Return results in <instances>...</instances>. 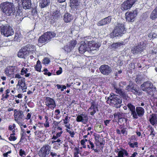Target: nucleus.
Instances as JSON below:
<instances>
[{
    "instance_id": "nucleus-1",
    "label": "nucleus",
    "mask_w": 157,
    "mask_h": 157,
    "mask_svg": "<svg viewBox=\"0 0 157 157\" xmlns=\"http://www.w3.org/2000/svg\"><path fill=\"white\" fill-rule=\"evenodd\" d=\"M60 121H54L52 124V134H55L56 132V135L54 134L51 139L52 140L51 142L52 144H55L57 143H61L63 142V141L61 140L59 137H61L63 132V128L60 125Z\"/></svg>"
},
{
    "instance_id": "nucleus-2",
    "label": "nucleus",
    "mask_w": 157,
    "mask_h": 157,
    "mask_svg": "<svg viewBox=\"0 0 157 157\" xmlns=\"http://www.w3.org/2000/svg\"><path fill=\"white\" fill-rule=\"evenodd\" d=\"M20 72V69L15 66H7L4 71V73L7 77L19 79L21 78Z\"/></svg>"
},
{
    "instance_id": "nucleus-3",
    "label": "nucleus",
    "mask_w": 157,
    "mask_h": 157,
    "mask_svg": "<svg viewBox=\"0 0 157 157\" xmlns=\"http://www.w3.org/2000/svg\"><path fill=\"white\" fill-rule=\"evenodd\" d=\"M126 29L124 24L122 23L117 22L114 26V30L110 34L111 38L121 36L126 33Z\"/></svg>"
},
{
    "instance_id": "nucleus-4",
    "label": "nucleus",
    "mask_w": 157,
    "mask_h": 157,
    "mask_svg": "<svg viewBox=\"0 0 157 157\" xmlns=\"http://www.w3.org/2000/svg\"><path fill=\"white\" fill-rule=\"evenodd\" d=\"M0 8L2 12L7 16H10L13 14L15 10L13 3L8 2L1 3L0 4Z\"/></svg>"
},
{
    "instance_id": "nucleus-5",
    "label": "nucleus",
    "mask_w": 157,
    "mask_h": 157,
    "mask_svg": "<svg viewBox=\"0 0 157 157\" xmlns=\"http://www.w3.org/2000/svg\"><path fill=\"white\" fill-rule=\"evenodd\" d=\"M108 100L110 101V105L113 107L118 108L121 106V100L119 98L118 96L114 94L113 93L110 94Z\"/></svg>"
},
{
    "instance_id": "nucleus-6",
    "label": "nucleus",
    "mask_w": 157,
    "mask_h": 157,
    "mask_svg": "<svg viewBox=\"0 0 157 157\" xmlns=\"http://www.w3.org/2000/svg\"><path fill=\"white\" fill-rule=\"evenodd\" d=\"M13 116L15 121L19 124H22V122L25 119V117L23 112L17 109L14 110Z\"/></svg>"
},
{
    "instance_id": "nucleus-7",
    "label": "nucleus",
    "mask_w": 157,
    "mask_h": 157,
    "mask_svg": "<svg viewBox=\"0 0 157 157\" xmlns=\"http://www.w3.org/2000/svg\"><path fill=\"white\" fill-rule=\"evenodd\" d=\"M51 148V146L48 144L44 145L38 151L40 157H48L50 154Z\"/></svg>"
},
{
    "instance_id": "nucleus-8",
    "label": "nucleus",
    "mask_w": 157,
    "mask_h": 157,
    "mask_svg": "<svg viewBox=\"0 0 157 157\" xmlns=\"http://www.w3.org/2000/svg\"><path fill=\"white\" fill-rule=\"evenodd\" d=\"M152 84L148 82H144L141 86V88L144 91L146 92L149 94H153V91L154 90Z\"/></svg>"
},
{
    "instance_id": "nucleus-9",
    "label": "nucleus",
    "mask_w": 157,
    "mask_h": 157,
    "mask_svg": "<svg viewBox=\"0 0 157 157\" xmlns=\"http://www.w3.org/2000/svg\"><path fill=\"white\" fill-rule=\"evenodd\" d=\"M20 79L19 80L18 83L17 85V88L18 91H22L23 92H26V90L27 88L26 85L25 83V78L24 77H21Z\"/></svg>"
},
{
    "instance_id": "nucleus-10",
    "label": "nucleus",
    "mask_w": 157,
    "mask_h": 157,
    "mask_svg": "<svg viewBox=\"0 0 157 157\" xmlns=\"http://www.w3.org/2000/svg\"><path fill=\"white\" fill-rule=\"evenodd\" d=\"M2 33L6 36L8 37L14 34V31L11 27L7 25L4 26L1 29Z\"/></svg>"
},
{
    "instance_id": "nucleus-11",
    "label": "nucleus",
    "mask_w": 157,
    "mask_h": 157,
    "mask_svg": "<svg viewBox=\"0 0 157 157\" xmlns=\"http://www.w3.org/2000/svg\"><path fill=\"white\" fill-rule=\"evenodd\" d=\"M135 0H127L124 1L121 5L122 11L127 10L130 9L136 2Z\"/></svg>"
},
{
    "instance_id": "nucleus-12",
    "label": "nucleus",
    "mask_w": 157,
    "mask_h": 157,
    "mask_svg": "<svg viewBox=\"0 0 157 157\" xmlns=\"http://www.w3.org/2000/svg\"><path fill=\"white\" fill-rule=\"evenodd\" d=\"M144 113L145 110L143 108L140 106H137L136 107V111L132 116V118L136 119L139 117H141L144 115Z\"/></svg>"
},
{
    "instance_id": "nucleus-13",
    "label": "nucleus",
    "mask_w": 157,
    "mask_h": 157,
    "mask_svg": "<svg viewBox=\"0 0 157 157\" xmlns=\"http://www.w3.org/2000/svg\"><path fill=\"white\" fill-rule=\"evenodd\" d=\"M137 12L136 10L126 12L125 14L126 19L128 21H132L134 20L135 17L137 16Z\"/></svg>"
},
{
    "instance_id": "nucleus-14",
    "label": "nucleus",
    "mask_w": 157,
    "mask_h": 157,
    "mask_svg": "<svg viewBox=\"0 0 157 157\" xmlns=\"http://www.w3.org/2000/svg\"><path fill=\"white\" fill-rule=\"evenodd\" d=\"M145 44L144 43L140 42L132 50V52L134 54L140 53L145 49Z\"/></svg>"
},
{
    "instance_id": "nucleus-15",
    "label": "nucleus",
    "mask_w": 157,
    "mask_h": 157,
    "mask_svg": "<svg viewBox=\"0 0 157 157\" xmlns=\"http://www.w3.org/2000/svg\"><path fill=\"white\" fill-rule=\"evenodd\" d=\"M99 70L101 73L105 75H109L112 71L110 67L105 64L101 65L99 67Z\"/></svg>"
},
{
    "instance_id": "nucleus-16",
    "label": "nucleus",
    "mask_w": 157,
    "mask_h": 157,
    "mask_svg": "<svg viewBox=\"0 0 157 157\" xmlns=\"http://www.w3.org/2000/svg\"><path fill=\"white\" fill-rule=\"evenodd\" d=\"M45 104L52 110H53L56 106L55 100L49 97H46Z\"/></svg>"
},
{
    "instance_id": "nucleus-17",
    "label": "nucleus",
    "mask_w": 157,
    "mask_h": 157,
    "mask_svg": "<svg viewBox=\"0 0 157 157\" xmlns=\"http://www.w3.org/2000/svg\"><path fill=\"white\" fill-rule=\"evenodd\" d=\"M29 128L33 132H34V133L35 136L39 138H42L44 136L45 133V131L43 130H36V127L35 126H30Z\"/></svg>"
},
{
    "instance_id": "nucleus-18",
    "label": "nucleus",
    "mask_w": 157,
    "mask_h": 157,
    "mask_svg": "<svg viewBox=\"0 0 157 157\" xmlns=\"http://www.w3.org/2000/svg\"><path fill=\"white\" fill-rule=\"evenodd\" d=\"M129 141L128 143V145L131 148H134L135 147H138V142H137V139L135 135H132L129 139Z\"/></svg>"
},
{
    "instance_id": "nucleus-19",
    "label": "nucleus",
    "mask_w": 157,
    "mask_h": 157,
    "mask_svg": "<svg viewBox=\"0 0 157 157\" xmlns=\"http://www.w3.org/2000/svg\"><path fill=\"white\" fill-rule=\"evenodd\" d=\"M97 110H98L97 105L96 104L95 101L94 100H92L91 103V106L88 109V111L91 115L94 116Z\"/></svg>"
},
{
    "instance_id": "nucleus-20",
    "label": "nucleus",
    "mask_w": 157,
    "mask_h": 157,
    "mask_svg": "<svg viewBox=\"0 0 157 157\" xmlns=\"http://www.w3.org/2000/svg\"><path fill=\"white\" fill-rule=\"evenodd\" d=\"M23 48L28 56L30 54H33L36 51L35 46L32 44H28Z\"/></svg>"
},
{
    "instance_id": "nucleus-21",
    "label": "nucleus",
    "mask_w": 157,
    "mask_h": 157,
    "mask_svg": "<svg viewBox=\"0 0 157 157\" xmlns=\"http://www.w3.org/2000/svg\"><path fill=\"white\" fill-rule=\"evenodd\" d=\"M116 152L117 153V155L115 157H129V153L125 149L121 147L120 148H117L116 151Z\"/></svg>"
},
{
    "instance_id": "nucleus-22",
    "label": "nucleus",
    "mask_w": 157,
    "mask_h": 157,
    "mask_svg": "<svg viewBox=\"0 0 157 157\" xmlns=\"http://www.w3.org/2000/svg\"><path fill=\"white\" fill-rule=\"evenodd\" d=\"M77 44L76 40H71L69 44L64 46V50L67 52H70L72 50Z\"/></svg>"
},
{
    "instance_id": "nucleus-23",
    "label": "nucleus",
    "mask_w": 157,
    "mask_h": 157,
    "mask_svg": "<svg viewBox=\"0 0 157 157\" xmlns=\"http://www.w3.org/2000/svg\"><path fill=\"white\" fill-rule=\"evenodd\" d=\"M111 16H109L102 19L97 23V25L98 26H101L108 25L111 22Z\"/></svg>"
},
{
    "instance_id": "nucleus-24",
    "label": "nucleus",
    "mask_w": 157,
    "mask_h": 157,
    "mask_svg": "<svg viewBox=\"0 0 157 157\" xmlns=\"http://www.w3.org/2000/svg\"><path fill=\"white\" fill-rule=\"evenodd\" d=\"M88 120L86 114L82 113L78 116L76 118V121L78 122H82L83 124L86 123Z\"/></svg>"
},
{
    "instance_id": "nucleus-25",
    "label": "nucleus",
    "mask_w": 157,
    "mask_h": 157,
    "mask_svg": "<svg viewBox=\"0 0 157 157\" xmlns=\"http://www.w3.org/2000/svg\"><path fill=\"white\" fill-rule=\"evenodd\" d=\"M87 44L88 47L90 49L92 50H96L100 47L99 44L96 43L93 40L92 41H88Z\"/></svg>"
},
{
    "instance_id": "nucleus-26",
    "label": "nucleus",
    "mask_w": 157,
    "mask_h": 157,
    "mask_svg": "<svg viewBox=\"0 0 157 157\" xmlns=\"http://www.w3.org/2000/svg\"><path fill=\"white\" fill-rule=\"evenodd\" d=\"M22 7L19 5L17 7H16L15 9V8L13 13H14V14L15 15V17L18 21H19V20L17 19L19 18L18 17H20L22 15Z\"/></svg>"
},
{
    "instance_id": "nucleus-27",
    "label": "nucleus",
    "mask_w": 157,
    "mask_h": 157,
    "mask_svg": "<svg viewBox=\"0 0 157 157\" xmlns=\"http://www.w3.org/2000/svg\"><path fill=\"white\" fill-rule=\"evenodd\" d=\"M23 8L25 9H29L31 7V0H21Z\"/></svg>"
},
{
    "instance_id": "nucleus-28",
    "label": "nucleus",
    "mask_w": 157,
    "mask_h": 157,
    "mask_svg": "<svg viewBox=\"0 0 157 157\" xmlns=\"http://www.w3.org/2000/svg\"><path fill=\"white\" fill-rule=\"evenodd\" d=\"M88 41H85L80 44L79 47V52L80 53L83 54L86 51L87 47H86V44H87Z\"/></svg>"
},
{
    "instance_id": "nucleus-29",
    "label": "nucleus",
    "mask_w": 157,
    "mask_h": 157,
    "mask_svg": "<svg viewBox=\"0 0 157 157\" xmlns=\"http://www.w3.org/2000/svg\"><path fill=\"white\" fill-rule=\"evenodd\" d=\"M63 20L65 23L71 22L73 19L72 15L68 13H66L63 16Z\"/></svg>"
},
{
    "instance_id": "nucleus-30",
    "label": "nucleus",
    "mask_w": 157,
    "mask_h": 157,
    "mask_svg": "<svg viewBox=\"0 0 157 157\" xmlns=\"http://www.w3.org/2000/svg\"><path fill=\"white\" fill-rule=\"evenodd\" d=\"M151 118L149 119V121L151 124L154 126L157 124V114L153 113L151 115Z\"/></svg>"
},
{
    "instance_id": "nucleus-31",
    "label": "nucleus",
    "mask_w": 157,
    "mask_h": 157,
    "mask_svg": "<svg viewBox=\"0 0 157 157\" xmlns=\"http://www.w3.org/2000/svg\"><path fill=\"white\" fill-rule=\"evenodd\" d=\"M124 127V126H122V127L119 126V128L121 130H120L119 129H117L116 130L117 133L119 135H121V134H122L123 135H124V134L127 135V128H125Z\"/></svg>"
},
{
    "instance_id": "nucleus-32",
    "label": "nucleus",
    "mask_w": 157,
    "mask_h": 157,
    "mask_svg": "<svg viewBox=\"0 0 157 157\" xmlns=\"http://www.w3.org/2000/svg\"><path fill=\"white\" fill-rule=\"evenodd\" d=\"M70 6L71 8L76 9L79 5V0H70Z\"/></svg>"
},
{
    "instance_id": "nucleus-33",
    "label": "nucleus",
    "mask_w": 157,
    "mask_h": 157,
    "mask_svg": "<svg viewBox=\"0 0 157 157\" xmlns=\"http://www.w3.org/2000/svg\"><path fill=\"white\" fill-rule=\"evenodd\" d=\"M114 118L118 120L125 117L124 114L121 112H117L113 114Z\"/></svg>"
},
{
    "instance_id": "nucleus-34",
    "label": "nucleus",
    "mask_w": 157,
    "mask_h": 157,
    "mask_svg": "<svg viewBox=\"0 0 157 157\" xmlns=\"http://www.w3.org/2000/svg\"><path fill=\"white\" fill-rule=\"evenodd\" d=\"M116 92L119 94L121 97L124 99H127V96L126 93L123 91L121 89L119 88H116Z\"/></svg>"
},
{
    "instance_id": "nucleus-35",
    "label": "nucleus",
    "mask_w": 157,
    "mask_h": 157,
    "mask_svg": "<svg viewBox=\"0 0 157 157\" xmlns=\"http://www.w3.org/2000/svg\"><path fill=\"white\" fill-rule=\"evenodd\" d=\"M124 44V42L122 41L120 42L113 43L111 45V48L113 50H116L119 47H120L121 45Z\"/></svg>"
},
{
    "instance_id": "nucleus-36",
    "label": "nucleus",
    "mask_w": 157,
    "mask_h": 157,
    "mask_svg": "<svg viewBox=\"0 0 157 157\" xmlns=\"http://www.w3.org/2000/svg\"><path fill=\"white\" fill-rule=\"evenodd\" d=\"M47 37L45 33H44L38 39V42L40 43H43L48 41V40Z\"/></svg>"
},
{
    "instance_id": "nucleus-37",
    "label": "nucleus",
    "mask_w": 157,
    "mask_h": 157,
    "mask_svg": "<svg viewBox=\"0 0 157 157\" xmlns=\"http://www.w3.org/2000/svg\"><path fill=\"white\" fill-rule=\"evenodd\" d=\"M23 47L20 50L17 54L18 56L20 58H24V56H27V54L25 50L24 49Z\"/></svg>"
},
{
    "instance_id": "nucleus-38",
    "label": "nucleus",
    "mask_w": 157,
    "mask_h": 157,
    "mask_svg": "<svg viewBox=\"0 0 157 157\" xmlns=\"http://www.w3.org/2000/svg\"><path fill=\"white\" fill-rule=\"evenodd\" d=\"M127 106L131 112V115L132 117L136 111V108H135V106L131 103H128Z\"/></svg>"
},
{
    "instance_id": "nucleus-39",
    "label": "nucleus",
    "mask_w": 157,
    "mask_h": 157,
    "mask_svg": "<svg viewBox=\"0 0 157 157\" xmlns=\"http://www.w3.org/2000/svg\"><path fill=\"white\" fill-rule=\"evenodd\" d=\"M50 3V0H40V5L42 8H44L48 6Z\"/></svg>"
},
{
    "instance_id": "nucleus-40",
    "label": "nucleus",
    "mask_w": 157,
    "mask_h": 157,
    "mask_svg": "<svg viewBox=\"0 0 157 157\" xmlns=\"http://www.w3.org/2000/svg\"><path fill=\"white\" fill-rule=\"evenodd\" d=\"M127 119L124 117L118 121V123L119 125V126H121L122 127V126H125V125L127 124Z\"/></svg>"
},
{
    "instance_id": "nucleus-41",
    "label": "nucleus",
    "mask_w": 157,
    "mask_h": 157,
    "mask_svg": "<svg viewBox=\"0 0 157 157\" xmlns=\"http://www.w3.org/2000/svg\"><path fill=\"white\" fill-rule=\"evenodd\" d=\"M42 66L40 61L38 60L37 61L36 64L34 66V68L35 71L39 72H41Z\"/></svg>"
},
{
    "instance_id": "nucleus-42",
    "label": "nucleus",
    "mask_w": 157,
    "mask_h": 157,
    "mask_svg": "<svg viewBox=\"0 0 157 157\" xmlns=\"http://www.w3.org/2000/svg\"><path fill=\"white\" fill-rule=\"evenodd\" d=\"M45 33L48 40L53 38L56 36V34L53 32H48Z\"/></svg>"
},
{
    "instance_id": "nucleus-43",
    "label": "nucleus",
    "mask_w": 157,
    "mask_h": 157,
    "mask_svg": "<svg viewBox=\"0 0 157 157\" xmlns=\"http://www.w3.org/2000/svg\"><path fill=\"white\" fill-rule=\"evenodd\" d=\"M131 92H132L136 95H140L139 88L138 87H135L133 86L132 88V90H131Z\"/></svg>"
},
{
    "instance_id": "nucleus-44",
    "label": "nucleus",
    "mask_w": 157,
    "mask_h": 157,
    "mask_svg": "<svg viewBox=\"0 0 157 157\" xmlns=\"http://www.w3.org/2000/svg\"><path fill=\"white\" fill-rule=\"evenodd\" d=\"M55 116L54 118L57 120H58L61 117L60 115V111L59 109H57L55 111Z\"/></svg>"
},
{
    "instance_id": "nucleus-45",
    "label": "nucleus",
    "mask_w": 157,
    "mask_h": 157,
    "mask_svg": "<svg viewBox=\"0 0 157 157\" xmlns=\"http://www.w3.org/2000/svg\"><path fill=\"white\" fill-rule=\"evenodd\" d=\"M88 142L90 145L91 149L92 150H94L95 152H98V150L97 149H94V144L90 140H88Z\"/></svg>"
},
{
    "instance_id": "nucleus-46",
    "label": "nucleus",
    "mask_w": 157,
    "mask_h": 157,
    "mask_svg": "<svg viewBox=\"0 0 157 157\" xmlns=\"http://www.w3.org/2000/svg\"><path fill=\"white\" fill-rule=\"evenodd\" d=\"M79 149L77 147L74 148V157H79L78 154L79 153Z\"/></svg>"
},
{
    "instance_id": "nucleus-47",
    "label": "nucleus",
    "mask_w": 157,
    "mask_h": 157,
    "mask_svg": "<svg viewBox=\"0 0 157 157\" xmlns=\"http://www.w3.org/2000/svg\"><path fill=\"white\" fill-rule=\"evenodd\" d=\"M142 78L141 76L140 75H138L136 76V77L135 79V81L136 83L137 84H140L141 83V81L142 80Z\"/></svg>"
},
{
    "instance_id": "nucleus-48",
    "label": "nucleus",
    "mask_w": 157,
    "mask_h": 157,
    "mask_svg": "<svg viewBox=\"0 0 157 157\" xmlns=\"http://www.w3.org/2000/svg\"><path fill=\"white\" fill-rule=\"evenodd\" d=\"M63 142H61V143H55L53 144V148L56 150H58L60 147L61 144Z\"/></svg>"
},
{
    "instance_id": "nucleus-49",
    "label": "nucleus",
    "mask_w": 157,
    "mask_h": 157,
    "mask_svg": "<svg viewBox=\"0 0 157 157\" xmlns=\"http://www.w3.org/2000/svg\"><path fill=\"white\" fill-rule=\"evenodd\" d=\"M26 133L24 132L23 133L21 134V138L19 143L21 141L24 140H25V141L26 140Z\"/></svg>"
},
{
    "instance_id": "nucleus-50",
    "label": "nucleus",
    "mask_w": 157,
    "mask_h": 157,
    "mask_svg": "<svg viewBox=\"0 0 157 157\" xmlns=\"http://www.w3.org/2000/svg\"><path fill=\"white\" fill-rule=\"evenodd\" d=\"M56 86L58 89H61V91H63L64 89H65L66 87L65 85H61L59 84H57Z\"/></svg>"
},
{
    "instance_id": "nucleus-51",
    "label": "nucleus",
    "mask_w": 157,
    "mask_h": 157,
    "mask_svg": "<svg viewBox=\"0 0 157 157\" xmlns=\"http://www.w3.org/2000/svg\"><path fill=\"white\" fill-rule=\"evenodd\" d=\"M148 130L151 132V133L149 135L151 136L153 138L155 136V133L154 132V128L152 126H151Z\"/></svg>"
},
{
    "instance_id": "nucleus-52",
    "label": "nucleus",
    "mask_w": 157,
    "mask_h": 157,
    "mask_svg": "<svg viewBox=\"0 0 157 157\" xmlns=\"http://www.w3.org/2000/svg\"><path fill=\"white\" fill-rule=\"evenodd\" d=\"M70 117H69L68 118V117L67 116H66L65 118V119H63V123L64 124H65V125L69 124L68 123L70 121Z\"/></svg>"
},
{
    "instance_id": "nucleus-53",
    "label": "nucleus",
    "mask_w": 157,
    "mask_h": 157,
    "mask_svg": "<svg viewBox=\"0 0 157 157\" xmlns=\"http://www.w3.org/2000/svg\"><path fill=\"white\" fill-rule=\"evenodd\" d=\"M66 131L67 132L69 133L71 137L73 138L74 137L75 134L74 131H71L70 130L67 129H66Z\"/></svg>"
},
{
    "instance_id": "nucleus-54",
    "label": "nucleus",
    "mask_w": 157,
    "mask_h": 157,
    "mask_svg": "<svg viewBox=\"0 0 157 157\" xmlns=\"http://www.w3.org/2000/svg\"><path fill=\"white\" fill-rule=\"evenodd\" d=\"M50 62V59L47 57H45L43 60V63L44 64H48Z\"/></svg>"
},
{
    "instance_id": "nucleus-55",
    "label": "nucleus",
    "mask_w": 157,
    "mask_h": 157,
    "mask_svg": "<svg viewBox=\"0 0 157 157\" xmlns=\"http://www.w3.org/2000/svg\"><path fill=\"white\" fill-rule=\"evenodd\" d=\"M16 127V125L15 124H13L12 125H10L9 126L8 129L10 131L13 130V129H15V128Z\"/></svg>"
},
{
    "instance_id": "nucleus-56",
    "label": "nucleus",
    "mask_w": 157,
    "mask_h": 157,
    "mask_svg": "<svg viewBox=\"0 0 157 157\" xmlns=\"http://www.w3.org/2000/svg\"><path fill=\"white\" fill-rule=\"evenodd\" d=\"M9 96L8 94H6L5 95L3 94L2 96V100L4 101L5 99H7Z\"/></svg>"
},
{
    "instance_id": "nucleus-57",
    "label": "nucleus",
    "mask_w": 157,
    "mask_h": 157,
    "mask_svg": "<svg viewBox=\"0 0 157 157\" xmlns=\"http://www.w3.org/2000/svg\"><path fill=\"white\" fill-rule=\"evenodd\" d=\"M19 153V155L21 156H22L24 155H26L25 151L21 149L20 150Z\"/></svg>"
},
{
    "instance_id": "nucleus-58",
    "label": "nucleus",
    "mask_w": 157,
    "mask_h": 157,
    "mask_svg": "<svg viewBox=\"0 0 157 157\" xmlns=\"http://www.w3.org/2000/svg\"><path fill=\"white\" fill-rule=\"evenodd\" d=\"M16 139V137L14 136H10L9 137V140L10 141H14Z\"/></svg>"
},
{
    "instance_id": "nucleus-59",
    "label": "nucleus",
    "mask_w": 157,
    "mask_h": 157,
    "mask_svg": "<svg viewBox=\"0 0 157 157\" xmlns=\"http://www.w3.org/2000/svg\"><path fill=\"white\" fill-rule=\"evenodd\" d=\"M50 153L49 157L51 156L52 157H54L55 156H56L57 155L56 153L52 151H50Z\"/></svg>"
},
{
    "instance_id": "nucleus-60",
    "label": "nucleus",
    "mask_w": 157,
    "mask_h": 157,
    "mask_svg": "<svg viewBox=\"0 0 157 157\" xmlns=\"http://www.w3.org/2000/svg\"><path fill=\"white\" fill-rule=\"evenodd\" d=\"M44 125L45 128H47L50 127L49 122V121H45L44 124Z\"/></svg>"
},
{
    "instance_id": "nucleus-61",
    "label": "nucleus",
    "mask_w": 157,
    "mask_h": 157,
    "mask_svg": "<svg viewBox=\"0 0 157 157\" xmlns=\"http://www.w3.org/2000/svg\"><path fill=\"white\" fill-rule=\"evenodd\" d=\"M20 38V37L19 36V34L18 33H15L14 37V39L15 40L18 41V40H19Z\"/></svg>"
},
{
    "instance_id": "nucleus-62",
    "label": "nucleus",
    "mask_w": 157,
    "mask_h": 157,
    "mask_svg": "<svg viewBox=\"0 0 157 157\" xmlns=\"http://www.w3.org/2000/svg\"><path fill=\"white\" fill-rule=\"evenodd\" d=\"M20 72H21L20 73V75L21 76V75H24L26 74V71H25V68L24 67H23L22 68L21 71H20Z\"/></svg>"
},
{
    "instance_id": "nucleus-63",
    "label": "nucleus",
    "mask_w": 157,
    "mask_h": 157,
    "mask_svg": "<svg viewBox=\"0 0 157 157\" xmlns=\"http://www.w3.org/2000/svg\"><path fill=\"white\" fill-rule=\"evenodd\" d=\"M31 113H28L27 114L26 117H25V119L27 120H29L31 118Z\"/></svg>"
},
{
    "instance_id": "nucleus-64",
    "label": "nucleus",
    "mask_w": 157,
    "mask_h": 157,
    "mask_svg": "<svg viewBox=\"0 0 157 157\" xmlns=\"http://www.w3.org/2000/svg\"><path fill=\"white\" fill-rule=\"evenodd\" d=\"M11 151H9L7 152L3 153V155L4 157H7L9 154L11 153Z\"/></svg>"
}]
</instances>
